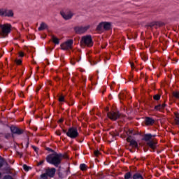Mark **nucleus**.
<instances>
[{
  "label": "nucleus",
  "instance_id": "423d86ee",
  "mask_svg": "<svg viewBox=\"0 0 179 179\" xmlns=\"http://www.w3.org/2000/svg\"><path fill=\"white\" fill-rule=\"evenodd\" d=\"M90 29V25L86 26H76L73 28V30L76 34H85L88 29Z\"/></svg>",
  "mask_w": 179,
  "mask_h": 179
},
{
  "label": "nucleus",
  "instance_id": "9b49d317",
  "mask_svg": "<svg viewBox=\"0 0 179 179\" xmlns=\"http://www.w3.org/2000/svg\"><path fill=\"white\" fill-rule=\"evenodd\" d=\"M81 43L85 44V45H90V35L84 36L81 38Z\"/></svg>",
  "mask_w": 179,
  "mask_h": 179
},
{
  "label": "nucleus",
  "instance_id": "393cba45",
  "mask_svg": "<svg viewBox=\"0 0 179 179\" xmlns=\"http://www.w3.org/2000/svg\"><path fill=\"white\" fill-rule=\"evenodd\" d=\"M132 177V174L131 173V172H128L124 175V178L125 179H129Z\"/></svg>",
  "mask_w": 179,
  "mask_h": 179
},
{
  "label": "nucleus",
  "instance_id": "20e7f679",
  "mask_svg": "<svg viewBox=\"0 0 179 179\" xmlns=\"http://www.w3.org/2000/svg\"><path fill=\"white\" fill-rule=\"evenodd\" d=\"M64 134H66V135L71 138V139H76V138H78L79 136V132L78 131V128L76 127H70L66 131V130H63Z\"/></svg>",
  "mask_w": 179,
  "mask_h": 179
},
{
  "label": "nucleus",
  "instance_id": "473e14b6",
  "mask_svg": "<svg viewBox=\"0 0 179 179\" xmlns=\"http://www.w3.org/2000/svg\"><path fill=\"white\" fill-rule=\"evenodd\" d=\"M175 121L178 125H179V117L178 115L176 116Z\"/></svg>",
  "mask_w": 179,
  "mask_h": 179
},
{
  "label": "nucleus",
  "instance_id": "0eeeda50",
  "mask_svg": "<svg viewBox=\"0 0 179 179\" xmlns=\"http://www.w3.org/2000/svg\"><path fill=\"white\" fill-rule=\"evenodd\" d=\"M97 30L99 33L104 31V30H110L111 29V23L110 22H101L97 27Z\"/></svg>",
  "mask_w": 179,
  "mask_h": 179
},
{
  "label": "nucleus",
  "instance_id": "f03ea898",
  "mask_svg": "<svg viewBox=\"0 0 179 179\" xmlns=\"http://www.w3.org/2000/svg\"><path fill=\"white\" fill-rule=\"evenodd\" d=\"M12 31V25L10 24H0V36L1 38H5Z\"/></svg>",
  "mask_w": 179,
  "mask_h": 179
},
{
  "label": "nucleus",
  "instance_id": "e433bc0d",
  "mask_svg": "<svg viewBox=\"0 0 179 179\" xmlns=\"http://www.w3.org/2000/svg\"><path fill=\"white\" fill-rule=\"evenodd\" d=\"M32 149H34V150H35V152H36V153H37V152H38V148H37L34 145H32Z\"/></svg>",
  "mask_w": 179,
  "mask_h": 179
},
{
  "label": "nucleus",
  "instance_id": "5701e85b",
  "mask_svg": "<svg viewBox=\"0 0 179 179\" xmlns=\"http://www.w3.org/2000/svg\"><path fill=\"white\" fill-rule=\"evenodd\" d=\"M23 169L24 170V171H29V170H31V167H30L26 164H24Z\"/></svg>",
  "mask_w": 179,
  "mask_h": 179
},
{
  "label": "nucleus",
  "instance_id": "c756f323",
  "mask_svg": "<svg viewBox=\"0 0 179 179\" xmlns=\"http://www.w3.org/2000/svg\"><path fill=\"white\" fill-rule=\"evenodd\" d=\"M3 179H13L10 175H5Z\"/></svg>",
  "mask_w": 179,
  "mask_h": 179
},
{
  "label": "nucleus",
  "instance_id": "37998d69",
  "mask_svg": "<svg viewBox=\"0 0 179 179\" xmlns=\"http://www.w3.org/2000/svg\"><path fill=\"white\" fill-rule=\"evenodd\" d=\"M90 45L92 47V45H93V44L92 43V39L90 40Z\"/></svg>",
  "mask_w": 179,
  "mask_h": 179
},
{
  "label": "nucleus",
  "instance_id": "aec40b11",
  "mask_svg": "<svg viewBox=\"0 0 179 179\" xmlns=\"http://www.w3.org/2000/svg\"><path fill=\"white\" fill-rule=\"evenodd\" d=\"M71 48L68 47V45H66L65 43L62 45V50H64V51L66 50H70Z\"/></svg>",
  "mask_w": 179,
  "mask_h": 179
},
{
  "label": "nucleus",
  "instance_id": "c03bdc74",
  "mask_svg": "<svg viewBox=\"0 0 179 179\" xmlns=\"http://www.w3.org/2000/svg\"><path fill=\"white\" fill-rule=\"evenodd\" d=\"M72 65H75V62H71Z\"/></svg>",
  "mask_w": 179,
  "mask_h": 179
},
{
  "label": "nucleus",
  "instance_id": "7c9ffc66",
  "mask_svg": "<svg viewBox=\"0 0 179 179\" xmlns=\"http://www.w3.org/2000/svg\"><path fill=\"white\" fill-rule=\"evenodd\" d=\"M59 101L60 102V103H64V101H65V98H64V96H59Z\"/></svg>",
  "mask_w": 179,
  "mask_h": 179
},
{
  "label": "nucleus",
  "instance_id": "ea45409f",
  "mask_svg": "<svg viewBox=\"0 0 179 179\" xmlns=\"http://www.w3.org/2000/svg\"><path fill=\"white\" fill-rule=\"evenodd\" d=\"M19 56L21 57H24V54H23V52H20L19 53Z\"/></svg>",
  "mask_w": 179,
  "mask_h": 179
},
{
  "label": "nucleus",
  "instance_id": "f8f14e48",
  "mask_svg": "<svg viewBox=\"0 0 179 179\" xmlns=\"http://www.w3.org/2000/svg\"><path fill=\"white\" fill-rule=\"evenodd\" d=\"M55 171H57V169H55V168H52L50 169H49L48 171H46V175H48V177H50L51 178H52V177H54V176H55Z\"/></svg>",
  "mask_w": 179,
  "mask_h": 179
},
{
  "label": "nucleus",
  "instance_id": "b1692460",
  "mask_svg": "<svg viewBox=\"0 0 179 179\" xmlns=\"http://www.w3.org/2000/svg\"><path fill=\"white\" fill-rule=\"evenodd\" d=\"M163 24V23L160 22H154L151 24L150 26H162Z\"/></svg>",
  "mask_w": 179,
  "mask_h": 179
},
{
  "label": "nucleus",
  "instance_id": "2f4dec72",
  "mask_svg": "<svg viewBox=\"0 0 179 179\" xmlns=\"http://www.w3.org/2000/svg\"><path fill=\"white\" fill-rule=\"evenodd\" d=\"M154 99L155 100H160V95L156 94L154 96Z\"/></svg>",
  "mask_w": 179,
  "mask_h": 179
},
{
  "label": "nucleus",
  "instance_id": "412c9836",
  "mask_svg": "<svg viewBox=\"0 0 179 179\" xmlns=\"http://www.w3.org/2000/svg\"><path fill=\"white\" fill-rule=\"evenodd\" d=\"M0 16L5 17V8H0Z\"/></svg>",
  "mask_w": 179,
  "mask_h": 179
},
{
  "label": "nucleus",
  "instance_id": "de8ad7c7",
  "mask_svg": "<svg viewBox=\"0 0 179 179\" xmlns=\"http://www.w3.org/2000/svg\"><path fill=\"white\" fill-rule=\"evenodd\" d=\"M57 135H59H59H61V134H58Z\"/></svg>",
  "mask_w": 179,
  "mask_h": 179
},
{
  "label": "nucleus",
  "instance_id": "58836bf2",
  "mask_svg": "<svg viewBox=\"0 0 179 179\" xmlns=\"http://www.w3.org/2000/svg\"><path fill=\"white\" fill-rule=\"evenodd\" d=\"M25 148H29V138H27V141L26 142Z\"/></svg>",
  "mask_w": 179,
  "mask_h": 179
},
{
  "label": "nucleus",
  "instance_id": "cd10ccee",
  "mask_svg": "<svg viewBox=\"0 0 179 179\" xmlns=\"http://www.w3.org/2000/svg\"><path fill=\"white\" fill-rule=\"evenodd\" d=\"M14 62L17 64V65H20V64H22V59H14Z\"/></svg>",
  "mask_w": 179,
  "mask_h": 179
},
{
  "label": "nucleus",
  "instance_id": "9d476101",
  "mask_svg": "<svg viewBox=\"0 0 179 179\" xmlns=\"http://www.w3.org/2000/svg\"><path fill=\"white\" fill-rule=\"evenodd\" d=\"M107 115L110 120H112L113 121H115L120 118V113H115V112H110L108 113Z\"/></svg>",
  "mask_w": 179,
  "mask_h": 179
},
{
  "label": "nucleus",
  "instance_id": "a211bd4d",
  "mask_svg": "<svg viewBox=\"0 0 179 179\" xmlns=\"http://www.w3.org/2000/svg\"><path fill=\"white\" fill-rule=\"evenodd\" d=\"M133 179H143V176L141 175V173H135L133 176Z\"/></svg>",
  "mask_w": 179,
  "mask_h": 179
},
{
  "label": "nucleus",
  "instance_id": "79ce46f5",
  "mask_svg": "<svg viewBox=\"0 0 179 179\" xmlns=\"http://www.w3.org/2000/svg\"><path fill=\"white\" fill-rule=\"evenodd\" d=\"M131 67L134 68V64L133 63H131Z\"/></svg>",
  "mask_w": 179,
  "mask_h": 179
},
{
  "label": "nucleus",
  "instance_id": "bb28decb",
  "mask_svg": "<svg viewBox=\"0 0 179 179\" xmlns=\"http://www.w3.org/2000/svg\"><path fill=\"white\" fill-rule=\"evenodd\" d=\"M52 41L55 43V44H59V40L58 38L52 37Z\"/></svg>",
  "mask_w": 179,
  "mask_h": 179
},
{
  "label": "nucleus",
  "instance_id": "f257e3e1",
  "mask_svg": "<svg viewBox=\"0 0 179 179\" xmlns=\"http://www.w3.org/2000/svg\"><path fill=\"white\" fill-rule=\"evenodd\" d=\"M62 157H64V155L62 154L54 152L52 154L48 155L46 157V162L49 164L55 166V167H59V164H61Z\"/></svg>",
  "mask_w": 179,
  "mask_h": 179
},
{
  "label": "nucleus",
  "instance_id": "dca6fc26",
  "mask_svg": "<svg viewBox=\"0 0 179 179\" xmlns=\"http://www.w3.org/2000/svg\"><path fill=\"white\" fill-rule=\"evenodd\" d=\"M64 43H66V45H67V47L72 48V45H73V40L72 39L68 40Z\"/></svg>",
  "mask_w": 179,
  "mask_h": 179
},
{
  "label": "nucleus",
  "instance_id": "c9c22d12",
  "mask_svg": "<svg viewBox=\"0 0 179 179\" xmlns=\"http://www.w3.org/2000/svg\"><path fill=\"white\" fill-rule=\"evenodd\" d=\"M173 96L176 97V99H179V92H174Z\"/></svg>",
  "mask_w": 179,
  "mask_h": 179
},
{
  "label": "nucleus",
  "instance_id": "09e8293b",
  "mask_svg": "<svg viewBox=\"0 0 179 179\" xmlns=\"http://www.w3.org/2000/svg\"><path fill=\"white\" fill-rule=\"evenodd\" d=\"M120 99H121V96H120Z\"/></svg>",
  "mask_w": 179,
  "mask_h": 179
},
{
  "label": "nucleus",
  "instance_id": "6ab92c4d",
  "mask_svg": "<svg viewBox=\"0 0 179 179\" xmlns=\"http://www.w3.org/2000/svg\"><path fill=\"white\" fill-rule=\"evenodd\" d=\"M80 169L82 170V171H85V170H87V166H86L85 164H81L80 165Z\"/></svg>",
  "mask_w": 179,
  "mask_h": 179
},
{
  "label": "nucleus",
  "instance_id": "39448f33",
  "mask_svg": "<svg viewBox=\"0 0 179 179\" xmlns=\"http://www.w3.org/2000/svg\"><path fill=\"white\" fill-rule=\"evenodd\" d=\"M132 134H134V131L132 130L125 131V136H128L127 138V142L130 143V146H131V148H135L136 149H137L138 142H136V141L134 139V137H132Z\"/></svg>",
  "mask_w": 179,
  "mask_h": 179
},
{
  "label": "nucleus",
  "instance_id": "49530a36",
  "mask_svg": "<svg viewBox=\"0 0 179 179\" xmlns=\"http://www.w3.org/2000/svg\"><path fill=\"white\" fill-rule=\"evenodd\" d=\"M136 37V36H133V37H132V38H135Z\"/></svg>",
  "mask_w": 179,
  "mask_h": 179
},
{
  "label": "nucleus",
  "instance_id": "4c0bfd02",
  "mask_svg": "<svg viewBox=\"0 0 179 179\" xmlns=\"http://www.w3.org/2000/svg\"><path fill=\"white\" fill-rule=\"evenodd\" d=\"M94 156H98L99 155H100V152H99V150H95L94 152Z\"/></svg>",
  "mask_w": 179,
  "mask_h": 179
},
{
  "label": "nucleus",
  "instance_id": "ddd939ff",
  "mask_svg": "<svg viewBox=\"0 0 179 179\" xmlns=\"http://www.w3.org/2000/svg\"><path fill=\"white\" fill-rule=\"evenodd\" d=\"M13 17V11L12 10H8L5 8L4 17Z\"/></svg>",
  "mask_w": 179,
  "mask_h": 179
},
{
  "label": "nucleus",
  "instance_id": "6e6552de",
  "mask_svg": "<svg viewBox=\"0 0 179 179\" xmlns=\"http://www.w3.org/2000/svg\"><path fill=\"white\" fill-rule=\"evenodd\" d=\"M60 15L62 16L64 20H69L72 19L73 17V14L71 11H69L68 13H65L64 11H61Z\"/></svg>",
  "mask_w": 179,
  "mask_h": 179
},
{
  "label": "nucleus",
  "instance_id": "f704fd0d",
  "mask_svg": "<svg viewBox=\"0 0 179 179\" xmlns=\"http://www.w3.org/2000/svg\"><path fill=\"white\" fill-rule=\"evenodd\" d=\"M65 172H66L65 176H66V177H68V176H69V174H71V170H69V169L66 170Z\"/></svg>",
  "mask_w": 179,
  "mask_h": 179
},
{
  "label": "nucleus",
  "instance_id": "f3484780",
  "mask_svg": "<svg viewBox=\"0 0 179 179\" xmlns=\"http://www.w3.org/2000/svg\"><path fill=\"white\" fill-rule=\"evenodd\" d=\"M45 29H47V25L45 23L42 22L40 24V27L38 28V29L39 30V31H41V30H45Z\"/></svg>",
  "mask_w": 179,
  "mask_h": 179
},
{
  "label": "nucleus",
  "instance_id": "72a5a7b5",
  "mask_svg": "<svg viewBox=\"0 0 179 179\" xmlns=\"http://www.w3.org/2000/svg\"><path fill=\"white\" fill-rule=\"evenodd\" d=\"M46 150H48V152H51L52 153L56 152L54 150H52L50 148H47Z\"/></svg>",
  "mask_w": 179,
  "mask_h": 179
},
{
  "label": "nucleus",
  "instance_id": "a878e982",
  "mask_svg": "<svg viewBox=\"0 0 179 179\" xmlns=\"http://www.w3.org/2000/svg\"><path fill=\"white\" fill-rule=\"evenodd\" d=\"M4 164H5V160L2 157H0V169L1 167H3Z\"/></svg>",
  "mask_w": 179,
  "mask_h": 179
},
{
  "label": "nucleus",
  "instance_id": "a19ab883",
  "mask_svg": "<svg viewBox=\"0 0 179 179\" xmlns=\"http://www.w3.org/2000/svg\"><path fill=\"white\" fill-rule=\"evenodd\" d=\"M43 163H44L43 161L38 162V166H41V164H43Z\"/></svg>",
  "mask_w": 179,
  "mask_h": 179
},
{
  "label": "nucleus",
  "instance_id": "a18cd8bd",
  "mask_svg": "<svg viewBox=\"0 0 179 179\" xmlns=\"http://www.w3.org/2000/svg\"><path fill=\"white\" fill-rule=\"evenodd\" d=\"M1 176H2V173L0 172V178H1Z\"/></svg>",
  "mask_w": 179,
  "mask_h": 179
},
{
  "label": "nucleus",
  "instance_id": "c85d7f7f",
  "mask_svg": "<svg viewBox=\"0 0 179 179\" xmlns=\"http://www.w3.org/2000/svg\"><path fill=\"white\" fill-rule=\"evenodd\" d=\"M81 60H82V57H80V55H78L77 57H76V61L77 62H80Z\"/></svg>",
  "mask_w": 179,
  "mask_h": 179
},
{
  "label": "nucleus",
  "instance_id": "2eb2a0df",
  "mask_svg": "<svg viewBox=\"0 0 179 179\" xmlns=\"http://www.w3.org/2000/svg\"><path fill=\"white\" fill-rule=\"evenodd\" d=\"M154 123H155V120H153L152 118H150V117L145 118V124H147V125H152Z\"/></svg>",
  "mask_w": 179,
  "mask_h": 179
},
{
  "label": "nucleus",
  "instance_id": "4be33fe9",
  "mask_svg": "<svg viewBox=\"0 0 179 179\" xmlns=\"http://www.w3.org/2000/svg\"><path fill=\"white\" fill-rule=\"evenodd\" d=\"M58 176H59V178H60V179L66 178V176L64 175V173H62V172H59Z\"/></svg>",
  "mask_w": 179,
  "mask_h": 179
},
{
  "label": "nucleus",
  "instance_id": "7ed1b4c3",
  "mask_svg": "<svg viewBox=\"0 0 179 179\" xmlns=\"http://www.w3.org/2000/svg\"><path fill=\"white\" fill-rule=\"evenodd\" d=\"M156 135H152L151 134H145L143 137V141L147 142L148 146L155 150V148L157 147V143L152 138H155Z\"/></svg>",
  "mask_w": 179,
  "mask_h": 179
},
{
  "label": "nucleus",
  "instance_id": "4468645a",
  "mask_svg": "<svg viewBox=\"0 0 179 179\" xmlns=\"http://www.w3.org/2000/svg\"><path fill=\"white\" fill-rule=\"evenodd\" d=\"M164 107H166V104L163 103L157 105L155 107V110H156V111H162V110H163V108H164Z\"/></svg>",
  "mask_w": 179,
  "mask_h": 179
},
{
  "label": "nucleus",
  "instance_id": "1a4fd4ad",
  "mask_svg": "<svg viewBox=\"0 0 179 179\" xmlns=\"http://www.w3.org/2000/svg\"><path fill=\"white\" fill-rule=\"evenodd\" d=\"M10 132L15 135H22L23 134V130L19 129L17 127L11 126L10 127Z\"/></svg>",
  "mask_w": 179,
  "mask_h": 179
}]
</instances>
